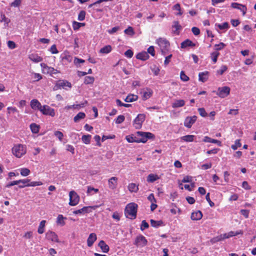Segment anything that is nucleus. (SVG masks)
<instances>
[{
  "mask_svg": "<svg viewBox=\"0 0 256 256\" xmlns=\"http://www.w3.org/2000/svg\"><path fill=\"white\" fill-rule=\"evenodd\" d=\"M94 81V78L92 76H86L84 78V83L86 84H92Z\"/></svg>",
  "mask_w": 256,
  "mask_h": 256,
  "instance_id": "42",
  "label": "nucleus"
},
{
  "mask_svg": "<svg viewBox=\"0 0 256 256\" xmlns=\"http://www.w3.org/2000/svg\"><path fill=\"white\" fill-rule=\"evenodd\" d=\"M195 46L196 44L189 39L184 40L180 44L181 48H186L188 46L194 47Z\"/></svg>",
  "mask_w": 256,
  "mask_h": 256,
  "instance_id": "21",
  "label": "nucleus"
},
{
  "mask_svg": "<svg viewBox=\"0 0 256 256\" xmlns=\"http://www.w3.org/2000/svg\"><path fill=\"white\" fill-rule=\"evenodd\" d=\"M112 50V46L110 45H107L102 48L100 50V52L102 54H107L110 53Z\"/></svg>",
  "mask_w": 256,
  "mask_h": 256,
  "instance_id": "32",
  "label": "nucleus"
},
{
  "mask_svg": "<svg viewBox=\"0 0 256 256\" xmlns=\"http://www.w3.org/2000/svg\"><path fill=\"white\" fill-rule=\"evenodd\" d=\"M118 178L116 176L112 177L108 180V184L110 188L112 190L115 189L118 184Z\"/></svg>",
  "mask_w": 256,
  "mask_h": 256,
  "instance_id": "19",
  "label": "nucleus"
},
{
  "mask_svg": "<svg viewBox=\"0 0 256 256\" xmlns=\"http://www.w3.org/2000/svg\"><path fill=\"white\" fill-rule=\"evenodd\" d=\"M56 86L57 89H60L62 88H64L66 86L70 88L72 87V84L70 82L67 80H59L56 84Z\"/></svg>",
  "mask_w": 256,
  "mask_h": 256,
  "instance_id": "16",
  "label": "nucleus"
},
{
  "mask_svg": "<svg viewBox=\"0 0 256 256\" xmlns=\"http://www.w3.org/2000/svg\"><path fill=\"white\" fill-rule=\"evenodd\" d=\"M138 204L131 202L126 205L124 210V214L126 218L134 220L136 217Z\"/></svg>",
  "mask_w": 256,
  "mask_h": 256,
  "instance_id": "1",
  "label": "nucleus"
},
{
  "mask_svg": "<svg viewBox=\"0 0 256 256\" xmlns=\"http://www.w3.org/2000/svg\"><path fill=\"white\" fill-rule=\"evenodd\" d=\"M46 223V221L45 220H42L40 222L38 230V234H42L44 232Z\"/></svg>",
  "mask_w": 256,
  "mask_h": 256,
  "instance_id": "33",
  "label": "nucleus"
},
{
  "mask_svg": "<svg viewBox=\"0 0 256 256\" xmlns=\"http://www.w3.org/2000/svg\"><path fill=\"white\" fill-rule=\"evenodd\" d=\"M156 42L160 47L162 54L166 55L170 46L169 42L165 38H159L156 40Z\"/></svg>",
  "mask_w": 256,
  "mask_h": 256,
  "instance_id": "4",
  "label": "nucleus"
},
{
  "mask_svg": "<svg viewBox=\"0 0 256 256\" xmlns=\"http://www.w3.org/2000/svg\"><path fill=\"white\" fill-rule=\"evenodd\" d=\"M98 246L100 247V248H101L102 250V252H108L109 250H110V248H109V246L108 244H106V243L104 242V241L102 240H100L98 244Z\"/></svg>",
  "mask_w": 256,
  "mask_h": 256,
  "instance_id": "26",
  "label": "nucleus"
},
{
  "mask_svg": "<svg viewBox=\"0 0 256 256\" xmlns=\"http://www.w3.org/2000/svg\"><path fill=\"white\" fill-rule=\"evenodd\" d=\"M86 117V114L83 112H78L74 118L75 122H78L80 120L84 119Z\"/></svg>",
  "mask_w": 256,
  "mask_h": 256,
  "instance_id": "34",
  "label": "nucleus"
},
{
  "mask_svg": "<svg viewBox=\"0 0 256 256\" xmlns=\"http://www.w3.org/2000/svg\"><path fill=\"white\" fill-rule=\"evenodd\" d=\"M91 137H92L91 136L90 134L84 135L82 137V142L84 144H90Z\"/></svg>",
  "mask_w": 256,
  "mask_h": 256,
  "instance_id": "40",
  "label": "nucleus"
},
{
  "mask_svg": "<svg viewBox=\"0 0 256 256\" xmlns=\"http://www.w3.org/2000/svg\"><path fill=\"white\" fill-rule=\"evenodd\" d=\"M148 244V240L146 238L142 235L140 234L139 236H138L134 240V244L136 246V247H144L146 246Z\"/></svg>",
  "mask_w": 256,
  "mask_h": 256,
  "instance_id": "6",
  "label": "nucleus"
},
{
  "mask_svg": "<svg viewBox=\"0 0 256 256\" xmlns=\"http://www.w3.org/2000/svg\"><path fill=\"white\" fill-rule=\"evenodd\" d=\"M134 54L133 52L131 50H128L125 52L124 55L128 58H131Z\"/></svg>",
  "mask_w": 256,
  "mask_h": 256,
  "instance_id": "64",
  "label": "nucleus"
},
{
  "mask_svg": "<svg viewBox=\"0 0 256 256\" xmlns=\"http://www.w3.org/2000/svg\"><path fill=\"white\" fill-rule=\"evenodd\" d=\"M242 144L240 142V140H236L235 141L234 144L232 146L231 148L234 150H236L238 148L240 147Z\"/></svg>",
  "mask_w": 256,
  "mask_h": 256,
  "instance_id": "50",
  "label": "nucleus"
},
{
  "mask_svg": "<svg viewBox=\"0 0 256 256\" xmlns=\"http://www.w3.org/2000/svg\"><path fill=\"white\" fill-rule=\"evenodd\" d=\"M226 46V44H224V42H220L218 44H216L214 45L215 50H220L222 49H223L225 46Z\"/></svg>",
  "mask_w": 256,
  "mask_h": 256,
  "instance_id": "52",
  "label": "nucleus"
},
{
  "mask_svg": "<svg viewBox=\"0 0 256 256\" xmlns=\"http://www.w3.org/2000/svg\"><path fill=\"white\" fill-rule=\"evenodd\" d=\"M231 6L234 8L240 10L242 12L243 16H244L246 12L247 8L244 5L237 2H232L231 4Z\"/></svg>",
  "mask_w": 256,
  "mask_h": 256,
  "instance_id": "15",
  "label": "nucleus"
},
{
  "mask_svg": "<svg viewBox=\"0 0 256 256\" xmlns=\"http://www.w3.org/2000/svg\"><path fill=\"white\" fill-rule=\"evenodd\" d=\"M0 18H1V20L0 21L2 22H4V24L5 26H8V24L10 22V19L8 18H6V16L4 14H0Z\"/></svg>",
  "mask_w": 256,
  "mask_h": 256,
  "instance_id": "39",
  "label": "nucleus"
},
{
  "mask_svg": "<svg viewBox=\"0 0 256 256\" xmlns=\"http://www.w3.org/2000/svg\"><path fill=\"white\" fill-rule=\"evenodd\" d=\"M66 218H64L62 214H59L58 216L57 220H56V222L58 224L61 225L62 226H63L65 224V222L64 221V220L66 219Z\"/></svg>",
  "mask_w": 256,
  "mask_h": 256,
  "instance_id": "41",
  "label": "nucleus"
},
{
  "mask_svg": "<svg viewBox=\"0 0 256 256\" xmlns=\"http://www.w3.org/2000/svg\"><path fill=\"white\" fill-rule=\"evenodd\" d=\"M172 33L178 36L180 34V31L182 30V26L180 24L179 22L177 20H174L172 22Z\"/></svg>",
  "mask_w": 256,
  "mask_h": 256,
  "instance_id": "12",
  "label": "nucleus"
},
{
  "mask_svg": "<svg viewBox=\"0 0 256 256\" xmlns=\"http://www.w3.org/2000/svg\"><path fill=\"white\" fill-rule=\"evenodd\" d=\"M94 206H84L80 210H74L73 212V214H84L90 213L92 212V210L94 209Z\"/></svg>",
  "mask_w": 256,
  "mask_h": 256,
  "instance_id": "14",
  "label": "nucleus"
},
{
  "mask_svg": "<svg viewBox=\"0 0 256 256\" xmlns=\"http://www.w3.org/2000/svg\"><path fill=\"white\" fill-rule=\"evenodd\" d=\"M30 182V180L28 179V178L18 180L19 184L20 183L23 184L22 185H19L18 188H22L26 186H26V184H28Z\"/></svg>",
  "mask_w": 256,
  "mask_h": 256,
  "instance_id": "38",
  "label": "nucleus"
},
{
  "mask_svg": "<svg viewBox=\"0 0 256 256\" xmlns=\"http://www.w3.org/2000/svg\"><path fill=\"white\" fill-rule=\"evenodd\" d=\"M50 52L52 54H56L58 52L56 44H53L50 48Z\"/></svg>",
  "mask_w": 256,
  "mask_h": 256,
  "instance_id": "63",
  "label": "nucleus"
},
{
  "mask_svg": "<svg viewBox=\"0 0 256 256\" xmlns=\"http://www.w3.org/2000/svg\"><path fill=\"white\" fill-rule=\"evenodd\" d=\"M185 104V101L183 100H176L172 104V107L174 108L182 107Z\"/></svg>",
  "mask_w": 256,
  "mask_h": 256,
  "instance_id": "25",
  "label": "nucleus"
},
{
  "mask_svg": "<svg viewBox=\"0 0 256 256\" xmlns=\"http://www.w3.org/2000/svg\"><path fill=\"white\" fill-rule=\"evenodd\" d=\"M228 70V67L226 66V65H222L221 66L220 68V70H218L216 71V73L218 74H220V75H222L223 74L226 72Z\"/></svg>",
  "mask_w": 256,
  "mask_h": 256,
  "instance_id": "49",
  "label": "nucleus"
},
{
  "mask_svg": "<svg viewBox=\"0 0 256 256\" xmlns=\"http://www.w3.org/2000/svg\"><path fill=\"white\" fill-rule=\"evenodd\" d=\"M220 55V53L218 52H212L210 54V56L212 58V60L214 62V64H216L218 60V57Z\"/></svg>",
  "mask_w": 256,
  "mask_h": 256,
  "instance_id": "45",
  "label": "nucleus"
},
{
  "mask_svg": "<svg viewBox=\"0 0 256 256\" xmlns=\"http://www.w3.org/2000/svg\"><path fill=\"white\" fill-rule=\"evenodd\" d=\"M30 128L32 132L34 134H38L40 130V126L35 123H32L30 125Z\"/></svg>",
  "mask_w": 256,
  "mask_h": 256,
  "instance_id": "35",
  "label": "nucleus"
},
{
  "mask_svg": "<svg viewBox=\"0 0 256 256\" xmlns=\"http://www.w3.org/2000/svg\"><path fill=\"white\" fill-rule=\"evenodd\" d=\"M86 12L84 10H81L78 15V20L80 21H82L84 20L86 16Z\"/></svg>",
  "mask_w": 256,
  "mask_h": 256,
  "instance_id": "51",
  "label": "nucleus"
},
{
  "mask_svg": "<svg viewBox=\"0 0 256 256\" xmlns=\"http://www.w3.org/2000/svg\"><path fill=\"white\" fill-rule=\"evenodd\" d=\"M22 0H14L10 6L12 7H18L21 4Z\"/></svg>",
  "mask_w": 256,
  "mask_h": 256,
  "instance_id": "59",
  "label": "nucleus"
},
{
  "mask_svg": "<svg viewBox=\"0 0 256 256\" xmlns=\"http://www.w3.org/2000/svg\"><path fill=\"white\" fill-rule=\"evenodd\" d=\"M194 135H186L181 137V140L186 142H192L194 140Z\"/></svg>",
  "mask_w": 256,
  "mask_h": 256,
  "instance_id": "37",
  "label": "nucleus"
},
{
  "mask_svg": "<svg viewBox=\"0 0 256 256\" xmlns=\"http://www.w3.org/2000/svg\"><path fill=\"white\" fill-rule=\"evenodd\" d=\"M27 152L25 144H14L12 148V152L17 158H21L24 156Z\"/></svg>",
  "mask_w": 256,
  "mask_h": 256,
  "instance_id": "2",
  "label": "nucleus"
},
{
  "mask_svg": "<svg viewBox=\"0 0 256 256\" xmlns=\"http://www.w3.org/2000/svg\"><path fill=\"white\" fill-rule=\"evenodd\" d=\"M198 112L200 116L202 117H206L207 116V113L206 112L205 110L203 108H198Z\"/></svg>",
  "mask_w": 256,
  "mask_h": 256,
  "instance_id": "58",
  "label": "nucleus"
},
{
  "mask_svg": "<svg viewBox=\"0 0 256 256\" xmlns=\"http://www.w3.org/2000/svg\"><path fill=\"white\" fill-rule=\"evenodd\" d=\"M30 105L32 109L34 110H39L40 111L42 107L40 102L36 99L32 100L30 101Z\"/></svg>",
  "mask_w": 256,
  "mask_h": 256,
  "instance_id": "18",
  "label": "nucleus"
},
{
  "mask_svg": "<svg viewBox=\"0 0 256 256\" xmlns=\"http://www.w3.org/2000/svg\"><path fill=\"white\" fill-rule=\"evenodd\" d=\"M28 58L30 60L35 63L40 62L43 60L41 56H38V54H30L28 56Z\"/></svg>",
  "mask_w": 256,
  "mask_h": 256,
  "instance_id": "23",
  "label": "nucleus"
},
{
  "mask_svg": "<svg viewBox=\"0 0 256 256\" xmlns=\"http://www.w3.org/2000/svg\"><path fill=\"white\" fill-rule=\"evenodd\" d=\"M40 112L44 115L50 116L54 117L56 115L55 110L48 105H44Z\"/></svg>",
  "mask_w": 256,
  "mask_h": 256,
  "instance_id": "9",
  "label": "nucleus"
},
{
  "mask_svg": "<svg viewBox=\"0 0 256 256\" xmlns=\"http://www.w3.org/2000/svg\"><path fill=\"white\" fill-rule=\"evenodd\" d=\"M197 116H192L186 117L184 121V126L188 128H190L192 125L196 122Z\"/></svg>",
  "mask_w": 256,
  "mask_h": 256,
  "instance_id": "13",
  "label": "nucleus"
},
{
  "mask_svg": "<svg viewBox=\"0 0 256 256\" xmlns=\"http://www.w3.org/2000/svg\"><path fill=\"white\" fill-rule=\"evenodd\" d=\"M136 58L138 60H146L149 58V56L146 52H143L138 53L136 56Z\"/></svg>",
  "mask_w": 256,
  "mask_h": 256,
  "instance_id": "29",
  "label": "nucleus"
},
{
  "mask_svg": "<svg viewBox=\"0 0 256 256\" xmlns=\"http://www.w3.org/2000/svg\"><path fill=\"white\" fill-rule=\"evenodd\" d=\"M202 217V214L201 211L197 210L196 212H192L191 214V218L194 220H200Z\"/></svg>",
  "mask_w": 256,
  "mask_h": 256,
  "instance_id": "24",
  "label": "nucleus"
},
{
  "mask_svg": "<svg viewBox=\"0 0 256 256\" xmlns=\"http://www.w3.org/2000/svg\"><path fill=\"white\" fill-rule=\"evenodd\" d=\"M84 23H81L74 21L72 23V28L74 30H77L80 28L82 26H84Z\"/></svg>",
  "mask_w": 256,
  "mask_h": 256,
  "instance_id": "46",
  "label": "nucleus"
},
{
  "mask_svg": "<svg viewBox=\"0 0 256 256\" xmlns=\"http://www.w3.org/2000/svg\"><path fill=\"white\" fill-rule=\"evenodd\" d=\"M174 9L178 11V12L177 14V15L181 16L182 14V12H181L180 6L179 4H176L174 6Z\"/></svg>",
  "mask_w": 256,
  "mask_h": 256,
  "instance_id": "60",
  "label": "nucleus"
},
{
  "mask_svg": "<svg viewBox=\"0 0 256 256\" xmlns=\"http://www.w3.org/2000/svg\"><path fill=\"white\" fill-rule=\"evenodd\" d=\"M124 32L129 36H134V32L133 28L132 26H128L126 29L124 30Z\"/></svg>",
  "mask_w": 256,
  "mask_h": 256,
  "instance_id": "48",
  "label": "nucleus"
},
{
  "mask_svg": "<svg viewBox=\"0 0 256 256\" xmlns=\"http://www.w3.org/2000/svg\"><path fill=\"white\" fill-rule=\"evenodd\" d=\"M30 173V170L26 168H22L20 170V174L22 176H28Z\"/></svg>",
  "mask_w": 256,
  "mask_h": 256,
  "instance_id": "44",
  "label": "nucleus"
},
{
  "mask_svg": "<svg viewBox=\"0 0 256 256\" xmlns=\"http://www.w3.org/2000/svg\"><path fill=\"white\" fill-rule=\"evenodd\" d=\"M40 66L42 68V72L44 74H55L58 72L57 70L54 68L48 66L47 64L44 63H41Z\"/></svg>",
  "mask_w": 256,
  "mask_h": 256,
  "instance_id": "10",
  "label": "nucleus"
},
{
  "mask_svg": "<svg viewBox=\"0 0 256 256\" xmlns=\"http://www.w3.org/2000/svg\"><path fill=\"white\" fill-rule=\"evenodd\" d=\"M138 96L134 94H129L127 96L124 100V102H131L137 100Z\"/></svg>",
  "mask_w": 256,
  "mask_h": 256,
  "instance_id": "27",
  "label": "nucleus"
},
{
  "mask_svg": "<svg viewBox=\"0 0 256 256\" xmlns=\"http://www.w3.org/2000/svg\"><path fill=\"white\" fill-rule=\"evenodd\" d=\"M216 26L220 29V30H227L229 28V25L228 22H224L222 24H216Z\"/></svg>",
  "mask_w": 256,
  "mask_h": 256,
  "instance_id": "47",
  "label": "nucleus"
},
{
  "mask_svg": "<svg viewBox=\"0 0 256 256\" xmlns=\"http://www.w3.org/2000/svg\"><path fill=\"white\" fill-rule=\"evenodd\" d=\"M150 222L151 226L154 228H158L163 224L162 220L156 221L154 220H150Z\"/></svg>",
  "mask_w": 256,
  "mask_h": 256,
  "instance_id": "43",
  "label": "nucleus"
},
{
  "mask_svg": "<svg viewBox=\"0 0 256 256\" xmlns=\"http://www.w3.org/2000/svg\"><path fill=\"white\" fill-rule=\"evenodd\" d=\"M208 76L209 72L208 71L200 72L198 74V80L202 82H204L208 80Z\"/></svg>",
  "mask_w": 256,
  "mask_h": 256,
  "instance_id": "22",
  "label": "nucleus"
},
{
  "mask_svg": "<svg viewBox=\"0 0 256 256\" xmlns=\"http://www.w3.org/2000/svg\"><path fill=\"white\" fill-rule=\"evenodd\" d=\"M54 134L56 136L58 140L60 141H62V140L64 134H63L60 132V131H56L54 132Z\"/></svg>",
  "mask_w": 256,
  "mask_h": 256,
  "instance_id": "57",
  "label": "nucleus"
},
{
  "mask_svg": "<svg viewBox=\"0 0 256 256\" xmlns=\"http://www.w3.org/2000/svg\"><path fill=\"white\" fill-rule=\"evenodd\" d=\"M136 134L138 140H140L138 143H145L148 139H154V135L150 132H137Z\"/></svg>",
  "mask_w": 256,
  "mask_h": 256,
  "instance_id": "3",
  "label": "nucleus"
},
{
  "mask_svg": "<svg viewBox=\"0 0 256 256\" xmlns=\"http://www.w3.org/2000/svg\"><path fill=\"white\" fill-rule=\"evenodd\" d=\"M128 188L130 192H137L138 190V185L134 183L129 184Z\"/></svg>",
  "mask_w": 256,
  "mask_h": 256,
  "instance_id": "31",
  "label": "nucleus"
},
{
  "mask_svg": "<svg viewBox=\"0 0 256 256\" xmlns=\"http://www.w3.org/2000/svg\"><path fill=\"white\" fill-rule=\"evenodd\" d=\"M42 184V182H30L28 184H27L26 186H40Z\"/></svg>",
  "mask_w": 256,
  "mask_h": 256,
  "instance_id": "53",
  "label": "nucleus"
},
{
  "mask_svg": "<svg viewBox=\"0 0 256 256\" xmlns=\"http://www.w3.org/2000/svg\"><path fill=\"white\" fill-rule=\"evenodd\" d=\"M69 204L72 206H76L79 202L80 197L74 190H71L69 193Z\"/></svg>",
  "mask_w": 256,
  "mask_h": 256,
  "instance_id": "8",
  "label": "nucleus"
},
{
  "mask_svg": "<svg viewBox=\"0 0 256 256\" xmlns=\"http://www.w3.org/2000/svg\"><path fill=\"white\" fill-rule=\"evenodd\" d=\"M46 238L48 240L56 242H60L58 235L54 232L51 230H48L46 232Z\"/></svg>",
  "mask_w": 256,
  "mask_h": 256,
  "instance_id": "11",
  "label": "nucleus"
},
{
  "mask_svg": "<svg viewBox=\"0 0 256 256\" xmlns=\"http://www.w3.org/2000/svg\"><path fill=\"white\" fill-rule=\"evenodd\" d=\"M125 120V117L123 115H120L118 116L115 122L117 124H120L122 123Z\"/></svg>",
  "mask_w": 256,
  "mask_h": 256,
  "instance_id": "55",
  "label": "nucleus"
},
{
  "mask_svg": "<svg viewBox=\"0 0 256 256\" xmlns=\"http://www.w3.org/2000/svg\"><path fill=\"white\" fill-rule=\"evenodd\" d=\"M149 226L148 224L145 220H143L142 222L140 229L142 230H144L146 228H148Z\"/></svg>",
  "mask_w": 256,
  "mask_h": 256,
  "instance_id": "61",
  "label": "nucleus"
},
{
  "mask_svg": "<svg viewBox=\"0 0 256 256\" xmlns=\"http://www.w3.org/2000/svg\"><path fill=\"white\" fill-rule=\"evenodd\" d=\"M8 46L10 49H14L16 48V44L15 42L12 40H8Z\"/></svg>",
  "mask_w": 256,
  "mask_h": 256,
  "instance_id": "62",
  "label": "nucleus"
},
{
  "mask_svg": "<svg viewBox=\"0 0 256 256\" xmlns=\"http://www.w3.org/2000/svg\"><path fill=\"white\" fill-rule=\"evenodd\" d=\"M62 61L65 64L70 62L72 60V57L68 53H64L62 58Z\"/></svg>",
  "mask_w": 256,
  "mask_h": 256,
  "instance_id": "28",
  "label": "nucleus"
},
{
  "mask_svg": "<svg viewBox=\"0 0 256 256\" xmlns=\"http://www.w3.org/2000/svg\"><path fill=\"white\" fill-rule=\"evenodd\" d=\"M146 114H138L134 121V126L136 129L142 128V124L146 119Z\"/></svg>",
  "mask_w": 256,
  "mask_h": 256,
  "instance_id": "5",
  "label": "nucleus"
},
{
  "mask_svg": "<svg viewBox=\"0 0 256 256\" xmlns=\"http://www.w3.org/2000/svg\"><path fill=\"white\" fill-rule=\"evenodd\" d=\"M33 78L34 80V81L38 82L41 79H42V76L38 73L33 72Z\"/></svg>",
  "mask_w": 256,
  "mask_h": 256,
  "instance_id": "56",
  "label": "nucleus"
},
{
  "mask_svg": "<svg viewBox=\"0 0 256 256\" xmlns=\"http://www.w3.org/2000/svg\"><path fill=\"white\" fill-rule=\"evenodd\" d=\"M97 238L96 235L95 233H91L89 235L87 240V244L88 247H91L94 243L96 241Z\"/></svg>",
  "mask_w": 256,
  "mask_h": 256,
  "instance_id": "20",
  "label": "nucleus"
},
{
  "mask_svg": "<svg viewBox=\"0 0 256 256\" xmlns=\"http://www.w3.org/2000/svg\"><path fill=\"white\" fill-rule=\"evenodd\" d=\"M126 139L128 142L138 143V141H140L137 138L136 134H131L126 136Z\"/></svg>",
  "mask_w": 256,
  "mask_h": 256,
  "instance_id": "30",
  "label": "nucleus"
},
{
  "mask_svg": "<svg viewBox=\"0 0 256 256\" xmlns=\"http://www.w3.org/2000/svg\"><path fill=\"white\" fill-rule=\"evenodd\" d=\"M159 178L157 174H150L147 177V181L150 182H153Z\"/></svg>",
  "mask_w": 256,
  "mask_h": 256,
  "instance_id": "36",
  "label": "nucleus"
},
{
  "mask_svg": "<svg viewBox=\"0 0 256 256\" xmlns=\"http://www.w3.org/2000/svg\"><path fill=\"white\" fill-rule=\"evenodd\" d=\"M142 100H146L150 98L152 96L153 91L150 88H146V89L144 90V91L142 92Z\"/></svg>",
  "mask_w": 256,
  "mask_h": 256,
  "instance_id": "17",
  "label": "nucleus"
},
{
  "mask_svg": "<svg viewBox=\"0 0 256 256\" xmlns=\"http://www.w3.org/2000/svg\"><path fill=\"white\" fill-rule=\"evenodd\" d=\"M180 78L184 82H187L189 80V78L184 73V71H181L180 73Z\"/></svg>",
  "mask_w": 256,
  "mask_h": 256,
  "instance_id": "54",
  "label": "nucleus"
},
{
  "mask_svg": "<svg viewBox=\"0 0 256 256\" xmlns=\"http://www.w3.org/2000/svg\"><path fill=\"white\" fill-rule=\"evenodd\" d=\"M230 87L225 86L218 88L216 94L221 98H224L230 94Z\"/></svg>",
  "mask_w": 256,
  "mask_h": 256,
  "instance_id": "7",
  "label": "nucleus"
}]
</instances>
